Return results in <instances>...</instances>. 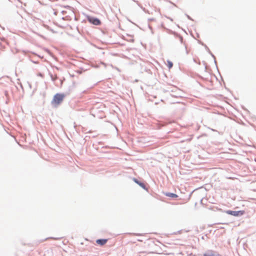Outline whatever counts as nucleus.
I'll list each match as a JSON object with an SVG mask.
<instances>
[{"mask_svg": "<svg viewBox=\"0 0 256 256\" xmlns=\"http://www.w3.org/2000/svg\"><path fill=\"white\" fill-rule=\"evenodd\" d=\"M138 184H139L140 186H141L142 187L144 188V187H145L144 184H142V183H140V182Z\"/></svg>", "mask_w": 256, "mask_h": 256, "instance_id": "nucleus-8", "label": "nucleus"}, {"mask_svg": "<svg viewBox=\"0 0 256 256\" xmlns=\"http://www.w3.org/2000/svg\"><path fill=\"white\" fill-rule=\"evenodd\" d=\"M167 66L169 69L171 68L173 66V64L170 60H167Z\"/></svg>", "mask_w": 256, "mask_h": 256, "instance_id": "nucleus-6", "label": "nucleus"}, {"mask_svg": "<svg viewBox=\"0 0 256 256\" xmlns=\"http://www.w3.org/2000/svg\"><path fill=\"white\" fill-rule=\"evenodd\" d=\"M204 256H220L218 254L213 252H208L204 254Z\"/></svg>", "mask_w": 256, "mask_h": 256, "instance_id": "nucleus-4", "label": "nucleus"}, {"mask_svg": "<svg viewBox=\"0 0 256 256\" xmlns=\"http://www.w3.org/2000/svg\"><path fill=\"white\" fill-rule=\"evenodd\" d=\"M64 96V94H56L54 96L52 104L54 106H57L63 101Z\"/></svg>", "mask_w": 256, "mask_h": 256, "instance_id": "nucleus-1", "label": "nucleus"}, {"mask_svg": "<svg viewBox=\"0 0 256 256\" xmlns=\"http://www.w3.org/2000/svg\"><path fill=\"white\" fill-rule=\"evenodd\" d=\"M108 242L107 239H98L96 240V243L98 244L103 246L105 244Z\"/></svg>", "mask_w": 256, "mask_h": 256, "instance_id": "nucleus-3", "label": "nucleus"}, {"mask_svg": "<svg viewBox=\"0 0 256 256\" xmlns=\"http://www.w3.org/2000/svg\"><path fill=\"white\" fill-rule=\"evenodd\" d=\"M165 195L174 198H176L178 197V196L177 194H173V193H170V192H166L165 194Z\"/></svg>", "mask_w": 256, "mask_h": 256, "instance_id": "nucleus-5", "label": "nucleus"}, {"mask_svg": "<svg viewBox=\"0 0 256 256\" xmlns=\"http://www.w3.org/2000/svg\"><path fill=\"white\" fill-rule=\"evenodd\" d=\"M92 23L96 25H98L100 24V21L98 19H94Z\"/></svg>", "mask_w": 256, "mask_h": 256, "instance_id": "nucleus-7", "label": "nucleus"}, {"mask_svg": "<svg viewBox=\"0 0 256 256\" xmlns=\"http://www.w3.org/2000/svg\"><path fill=\"white\" fill-rule=\"evenodd\" d=\"M134 181L136 183H137V184H139L140 183V182H138L136 179H134Z\"/></svg>", "mask_w": 256, "mask_h": 256, "instance_id": "nucleus-9", "label": "nucleus"}, {"mask_svg": "<svg viewBox=\"0 0 256 256\" xmlns=\"http://www.w3.org/2000/svg\"><path fill=\"white\" fill-rule=\"evenodd\" d=\"M228 214L238 216H242L244 214V210H240V211H232V210H228L226 212Z\"/></svg>", "mask_w": 256, "mask_h": 256, "instance_id": "nucleus-2", "label": "nucleus"}]
</instances>
